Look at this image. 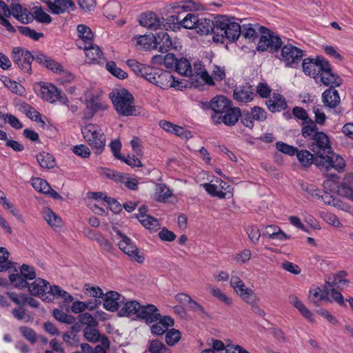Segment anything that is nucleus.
Returning a JSON list of instances; mask_svg holds the SVG:
<instances>
[{"label": "nucleus", "mask_w": 353, "mask_h": 353, "mask_svg": "<svg viewBox=\"0 0 353 353\" xmlns=\"http://www.w3.org/2000/svg\"><path fill=\"white\" fill-rule=\"evenodd\" d=\"M241 35V26L224 15L219 16L215 20V32L213 39L216 41H223L227 39L230 41H235Z\"/></svg>", "instance_id": "obj_1"}, {"label": "nucleus", "mask_w": 353, "mask_h": 353, "mask_svg": "<svg viewBox=\"0 0 353 353\" xmlns=\"http://www.w3.org/2000/svg\"><path fill=\"white\" fill-rule=\"evenodd\" d=\"M109 97L114 108L119 115L129 117L139 114L134 105V98L127 90L112 91L110 93Z\"/></svg>", "instance_id": "obj_2"}, {"label": "nucleus", "mask_w": 353, "mask_h": 353, "mask_svg": "<svg viewBox=\"0 0 353 353\" xmlns=\"http://www.w3.org/2000/svg\"><path fill=\"white\" fill-rule=\"evenodd\" d=\"M83 137L97 154H101L105 145V137L101 128L89 123L81 128Z\"/></svg>", "instance_id": "obj_3"}, {"label": "nucleus", "mask_w": 353, "mask_h": 353, "mask_svg": "<svg viewBox=\"0 0 353 353\" xmlns=\"http://www.w3.org/2000/svg\"><path fill=\"white\" fill-rule=\"evenodd\" d=\"M260 33L257 50L264 52L269 50L272 52H278L281 48L283 42L281 39L272 31L265 27L259 28Z\"/></svg>", "instance_id": "obj_4"}, {"label": "nucleus", "mask_w": 353, "mask_h": 353, "mask_svg": "<svg viewBox=\"0 0 353 353\" xmlns=\"http://www.w3.org/2000/svg\"><path fill=\"white\" fill-rule=\"evenodd\" d=\"M41 98L50 103L59 101L61 104L68 105L69 100L61 90L50 83H39Z\"/></svg>", "instance_id": "obj_5"}, {"label": "nucleus", "mask_w": 353, "mask_h": 353, "mask_svg": "<svg viewBox=\"0 0 353 353\" xmlns=\"http://www.w3.org/2000/svg\"><path fill=\"white\" fill-rule=\"evenodd\" d=\"M314 164L321 170L329 171L334 168L339 172H343L346 165L343 158L335 153H332L331 156L316 155Z\"/></svg>", "instance_id": "obj_6"}, {"label": "nucleus", "mask_w": 353, "mask_h": 353, "mask_svg": "<svg viewBox=\"0 0 353 353\" xmlns=\"http://www.w3.org/2000/svg\"><path fill=\"white\" fill-rule=\"evenodd\" d=\"M12 59L14 63L24 72L29 74L32 73V62L35 60V55H32L28 50L21 48H14L12 51Z\"/></svg>", "instance_id": "obj_7"}, {"label": "nucleus", "mask_w": 353, "mask_h": 353, "mask_svg": "<svg viewBox=\"0 0 353 353\" xmlns=\"http://www.w3.org/2000/svg\"><path fill=\"white\" fill-rule=\"evenodd\" d=\"M281 48L280 60L283 61L287 67L296 68L303 57V50L292 44H286Z\"/></svg>", "instance_id": "obj_8"}, {"label": "nucleus", "mask_w": 353, "mask_h": 353, "mask_svg": "<svg viewBox=\"0 0 353 353\" xmlns=\"http://www.w3.org/2000/svg\"><path fill=\"white\" fill-rule=\"evenodd\" d=\"M241 117V111L238 107L230 108L225 110L224 113L221 114H212L211 119L215 125L224 124L227 126L234 125Z\"/></svg>", "instance_id": "obj_9"}, {"label": "nucleus", "mask_w": 353, "mask_h": 353, "mask_svg": "<svg viewBox=\"0 0 353 353\" xmlns=\"http://www.w3.org/2000/svg\"><path fill=\"white\" fill-rule=\"evenodd\" d=\"M117 234L121 238V240L118 243L119 249L135 261L140 263H143L144 256L139 252L137 246L132 243L131 239L123 234L119 230L117 231Z\"/></svg>", "instance_id": "obj_10"}, {"label": "nucleus", "mask_w": 353, "mask_h": 353, "mask_svg": "<svg viewBox=\"0 0 353 353\" xmlns=\"http://www.w3.org/2000/svg\"><path fill=\"white\" fill-rule=\"evenodd\" d=\"M230 286L234 292L246 303H251L252 300H256V296L254 291L248 288L244 282L232 272L230 279Z\"/></svg>", "instance_id": "obj_11"}, {"label": "nucleus", "mask_w": 353, "mask_h": 353, "mask_svg": "<svg viewBox=\"0 0 353 353\" xmlns=\"http://www.w3.org/2000/svg\"><path fill=\"white\" fill-rule=\"evenodd\" d=\"M327 62L321 57H317L316 59L306 58L303 61V70L306 75L316 78L320 75Z\"/></svg>", "instance_id": "obj_12"}, {"label": "nucleus", "mask_w": 353, "mask_h": 353, "mask_svg": "<svg viewBox=\"0 0 353 353\" xmlns=\"http://www.w3.org/2000/svg\"><path fill=\"white\" fill-rule=\"evenodd\" d=\"M143 78L163 89L168 86L165 81H174V77L170 72L154 68H152V71L148 72Z\"/></svg>", "instance_id": "obj_13"}, {"label": "nucleus", "mask_w": 353, "mask_h": 353, "mask_svg": "<svg viewBox=\"0 0 353 353\" xmlns=\"http://www.w3.org/2000/svg\"><path fill=\"white\" fill-rule=\"evenodd\" d=\"M255 89L248 83L236 86L233 92V97L239 103H248L255 97Z\"/></svg>", "instance_id": "obj_14"}, {"label": "nucleus", "mask_w": 353, "mask_h": 353, "mask_svg": "<svg viewBox=\"0 0 353 353\" xmlns=\"http://www.w3.org/2000/svg\"><path fill=\"white\" fill-rule=\"evenodd\" d=\"M314 142L310 146V148L317 155L321 154V152L332 153L330 139L326 134L323 132H319L312 139Z\"/></svg>", "instance_id": "obj_15"}, {"label": "nucleus", "mask_w": 353, "mask_h": 353, "mask_svg": "<svg viewBox=\"0 0 353 353\" xmlns=\"http://www.w3.org/2000/svg\"><path fill=\"white\" fill-rule=\"evenodd\" d=\"M45 3L52 14H61L74 11L76 8L72 0H48Z\"/></svg>", "instance_id": "obj_16"}, {"label": "nucleus", "mask_w": 353, "mask_h": 353, "mask_svg": "<svg viewBox=\"0 0 353 353\" xmlns=\"http://www.w3.org/2000/svg\"><path fill=\"white\" fill-rule=\"evenodd\" d=\"M172 37L164 30H161L154 34V48H159L161 52H167L172 49H176Z\"/></svg>", "instance_id": "obj_17"}, {"label": "nucleus", "mask_w": 353, "mask_h": 353, "mask_svg": "<svg viewBox=\"0 0 353 353\" xmlns=\"http://www.w3.org/2000/svg\"><path fill=\"white\" fill-rule=\"evenodd\" d=\"M139 23L150 30H157L161 28L163 19L159 17L154 12H147L142 13L139 19Z\"/></svg>", "instance_id": "obj_18"}, {"label": "nucleus", "mask_w": 353, "mask_h": 353, "mask_svg": "<svg viewBox=\"0 0 353 353\" xmlns=\"http://www.w3.org/2000/svg\"><path fill=\"white\" fill-rule=\"evenodd\" d=\"M319 76L321 77V81L325 86L335 88L339 86L342 83V79L340 77L332 72V68L329 62L325 63V68Z\"/></svg>", "instance_id": "obj_19"}, {"label": "nucleus", "mask_w": 353, "mask_h": 353, "mask_svg": "<svg viewBox=\"0 0 353 353\" xmlns=\"http://www.w3.org/2000/svg\"><path fill=\"white\" fill-rule=\"evenodd\" d=\"M232 105V101L227 97L219 95L216 96L208 103L207 108L212 110L213 114H221L227 110Z\"/></svg>", "instance_id": "obj_20"}, {"label": "nucleus", "mask_w": 353, "mask_h": 353, "mask_svg": "<svg viewBox=\"0 0 353 353\" xmlns=\"http://www.w3.org/2000/svg\"><path fill=\"white\" fill-rule=\"evenodd\" d=\"M138 319H143L148 323L157 321L161 318V314L157 307L152 304L141 305Z\"/></svg>", "instance_id": "obj_21"}, {"label": "nucleus", "mask_w": 353, "mask_h": 353, "mask_svg": "<svg viewBox=\"0 0 353 353\" xmlns=\"http://www.w3.org/2000/svg\"><path fill=\"white\" fill-rule=\"evenodd\" d=\"M28 290L32 296H39L44 299L48 295L50 285L49 283L42 279H37L34 282L29 284Z\"/></svg>", "instance_id": "obj_22"}, {"label": "nucleus", "mask_w": 353, "mask_h": 353, "mask_svg": "<svg viewBox=\"0 0 353 353\" xmlns=\"http://www.w3.org/2000/svg\"><path fill=\"white\" fill-rule=\"evenodd\" d=\"M79 48L83 49L87 59L92 63H103L104 58L101 48L90 42L89 45L82 46L79 44Z\"/></svg>", "instance_id": "obj_23"}, {"label": "nucleus", "mask_w": 353, "mask_h": 353, "mask_svg": "<svg viewBox=\"0 0 353 353\" xmlns=\"http://www.w3.org/2000/svg\"><path fill=\"white\" fill-rule=\"evenodd\" d=\"M337 194L353 201V174L345 175L338 187Z\"/></svg>", "instance_id": "obj_24"}, {"label": "nucleus", "mask_w": 353, "mask_h": 353, "mask_svg": "<svg viewBox=\"0 0 353 353\" xmlns=\"http://www.w3.org/2000/svg\"><path fill=\"white\" fill-rule=\"evenodd\" d=\"M124 301V298L121 299V295L114 291H110L105 294L103 307L111 312L117 311L119 308V304Z\"/></svg>", "instance_id": "obj_25"}, {"label": "nucleus", "mask_w": 353, "mask_h": 353, "mask_svg": "<svg viewBox=\"0 0 353 353\" xmlns=\"http://www.w3.org/2000/svg\"><path fill=\"white\" fill-rule=\"evenodd\" d=\"M35 58L36 61L38 63L43 65L46 68H48V70H51L54 73L61 74L63 71V67L60 63L42 53L37 54L35 55Z\"/></svg>", "instance_id": "obj_26"}, {"label": "nucleus", "mask_w": 353, "mask_h": 353, "mask_svg": "<svg viewBox=\"0 0 353 353\" xmlns=\"http://www.w3.org/2000/svg\"><path fill=\"white\" fill-rule=\"evenodd\" d=\"M77 35L79 39L77 41V45L79 48V44L82 46L89 45L93 41V33L91 29L83 24H79L77 27Z\"/></svg>", "instance_id": "obj_27"}, {"label": "nucleus", "mask_w": 353, "mask_h": 353, "mask_svg": "<svg viewBox=\"0 0 353 353\" xmlns=\"http://www.w3.org/2000/svg\"><path fill=\"white\" fill-rule=\"evenodd\" d=\"M266 105L272 112H279L287 107L285 99L279 93H273L272 97L266 101Z\"/></svg>", "instance_id": "obj_28"}, {"label": "nucleus", "mask_w": 353, "mask_h": 353, "mask_svg": "<svg viewBox=\"0 0 353 353\" xmlns=\"http://www.w3.org/2000/svg\"><path fill=\"white\" fill-rule=\"evenodd\" d=\"M54 297L61 298L65 303H69L73 301L72 296L66 291L62 290L59 285L50 286V290L48 291V295L44 298V300L50 301Z\"/></svg>", "instance_id": "obj_29"}, {"label": "nucleus", "mask_w": 353, "mask_h": 353, "mask_svg": "<svg viewBox=\"0 0 353 353\" xmlns=\"http://www.w3.org/2000/svg\"><path fill=\"white\" fill-rule=\"evenodd\" d=\"M12 15L23 23H29L32 21V17L28 9L23 8L19 3H12L10 6Z\"/></svg>", "instance_id": "obj_30"}, {"label": "nucleus", "mask_w": 353, "mask_h": 353, "mask_svg": "<svg viewBox=\"0 0 353 353\" xmlns=\"http://www.w3.org/2000/svg\"><path fill=\"white\" fill-rule=\"evenodd\" d=\"M322 101L325 105L334 108L340 103L339 92L334 88L327 89L322 94Z\"/></svg>", "instance_id": "obj_31"}, {"label": "nucleus", "mask_w": 353, "mask_h": 353, "mask_svg": "<svg viewBox=\"0 0 353 353\" xmlns=\"http://www.w3.org/2000/svg\"><path fill=\"white\" fill-rule=\"evenodd\" d=\"M159 321L151 326V332L156 335L164 334L169 328L174 325V320L170 316H163L159 319Z\"/></svg>", "instance_id": "obj_32"}, {"label": "nucleus", "mask_w": 353, "mask_h": 353, "mask_svg": "<svg viewBox=\"0 0 353 353\" xmlns=\"http://www.w3.org/2000/svg\"><path fill=\"white\" fill-rule=\"evenodd\" d=\"M195 30L201 34H208L211 32L214 36L215 21L206 18H199Z\"/></svg>", "instance_id": "obj_33"}, {"label": "nucleus", "mask_w": 353, "mask_h": 353, "mask_svg": "<svg viewBox=\"0 0 353 353\" xmlns=\"http://www.w3.org/2000/svg\"><path fill=\"white\" fill-rule=\"evenodd\" d=\"M141 305L136 301H128L124 303L119 311L120 316L138 317Z\"/></svg>", "instance_id": "obj_34"}, {"label": "nucleus", "mask_w": 353, "mask_h": 353, "mask_svg": "<svg viewBox=\"0 0 353 353\" xmlns=\"http://www.w3.org/2000/svg\"><path fill=\"white\" fill-rule=\"evenodd\" d=\"M173 195V192L164 183H157L155 188L154 200L164 203Z\"/></svg>", "instance_id": "obj_35"}, {"label": "nucleus", "mask_w": 353, "mask_h": 353, "mask_svg": "<svg viewBox=\"0 0 353 353\" xmlns=\"http://www.w3.org/2000/svg\"><path fill=\"white\" fill-rule=\"evenodd\" d=\"M176 23L185 29H195L196 23L199 22V17L193 13L187 14L183 18L176 15Z\"/></svg>", "instance_id": "obj_36"}, {"label": "nucleus", "mask_w": 353, "mask_h": 353, "mask_svg": "<svg viewBox=\"0 0 353 353\" xmlns=\"http://www.w3.org/2000/svg\"><path fill=\"white\" fill-rule=\"evenodd\" d=\"M261 26L259 25L243 24L241 26V35L248 39L250 41H255L259 35V28Z\"/></svg>", "instance_id": "obj_37"}, {"label": "nucleus", "mask_w": 353, "mask_h": 353, "mask_svg": "<svg viewBox=\"0 0 353 353\" xmlns=\"http://www.w3.org/2000/svg\"><path fill=\"white\" fill-rule=\"evenodd\" d=\"M138 220L143 227L151 232H156L159 229V220L148 214H140L138 216Z\"/></svg>", "instance_id": "obj_38"}, {"label": "nucleus", "mask_w": 353, "mask_h": 353, "mask_svg": "<svg viewBox=\"0 0 353 353\" xmlns=\"http://www.w3.org/2000/svg\"><path fill=\"white\" fill-rule=\"evenodd\" d=\"M196 74L202 79L204 82L208 85H214V81H212V77L208 74V71L203 68V65L201 61H198L194 63V68H192V76Z\"/></svg>", "instance_id": "obj_39"}, {"label": "nucleus", "mask_w": 353, "mask_h": 353, "mask_svg": "<svg viewBox=\"0 0 353 353\" xmlns=\"http://www.w3.org/2000/svg\"><path fill=\"white\" fill-rule=\"evenodd\" d=\"M43 218L52 228H61L63 225L62 219L51 209L46 208L43 212Z\"/></svg>", "instance_id": "obj_40"}, {"label": "nucleus", "mask_w": 353, "mask_h": 353, "mask_svg": "<svg viewBox=\"0 0 353 353\" xmlns=\"http://www.w3.org/2000/svg\"><path fill=\"white\" fill-rule=\"evenodd\" d=\"M37 160L40 166L46 169L53 168L55 165V159L50 154L42 152L37 156Z\"/></svg>", "instance_id": "obj_41"}, {"label": "nucleus", "mask_w": 353, "mask_h": 353, "mask_svg": "<svg viewBox=\"0 0 353 353\" xmlns=\"http://www.w3.org/2000/svg\"><path fill=\"white\" fill-rule=\"evenodd\" d=\"M30 16L32 19L34 18L39 23L48 24L52 21L51 17L41 6H34L32 8V13L30 14Z\"/></svg>", "instance_id": "obj_42"}, {"label": "nucleus", "mask_w": 353, "mask_h": 353, "mask_svg": "<svg viewBox=\"0 0 353 353\" xmlns=\"http://www.w3.org/2000/svg\"><path fill=\"white\" fill-rule=\"evenodd\" d=\"M176 71L183 76H192V68L190 61L185 58L178 59L176 64Z\"/></svg>", "instance_id": "obj_43"}, {"label": "nucleus", "mask_w": 353, "mask_h": 353, "mask_svg": "<svg viewBox=\"0 0 353 353\" xmlns=\"http://www.w3.org/2000/svg\"><path fill=\"white\" fill-rule=\"evenodd\" d=\"M296 157L300 163L304 167H310L312 163H314L316 157L310 153L309 151L303 150L299 151L296 153Z\"/></svg>", "instance_id": "obj_44"}, {"label": "nucleus", "mask_w": 353, "mask_h": 353, "mask_svg": "<svg viewBox=\"0 0 353 353\" xmlns=\"http://www.w3.org/2000/svg\"><path fill=\"white\" fill-rule=\"evenodd\" d=\"M319 132L316 123L311 119L305 122L301 130L303 137L310 139H313Z\"/></svg>", "instance_id": "obj_45"}, {"label": "nucleus", "mask_w": 353, "mask_h": 353, "mask_svg": "<svg viewBox=\"0 0 353 353\" xmlns=\"http://www.w3.org/2000/svg\"><path fill=\"white\" fill-rule=\"evenodd\" d=\"M291 302L293 305L300 312V313L308 321H313V315L312 312L304 305V304L298 299L296 296H290Z\"/></svg>", "instance_id": "obj_46"}, {"label": "nucleus", "mask_w": 353, "mask_h": 353, "mask_svg": "<svg viewBox=\"0 0 353 353\" xmlns=\"http://www.w3.org/2000/svg\"><path fill=\"white\" fill-rule=\"evenodd\" d=\"M202 185L205 191L212 196L218 197L219 199L225 197L226 193L224 192V191H220V187L214 181H212L211 183H204Z\"/></svg>", "instance_id": "obj_47"}, {"label": "nucleus", "mask_w": 353, "mask_h": 353, "mask_svg": "<svg viewBox=\"0 0 353 353\" xmlns=\"http://www.w3.org/2000/svg\"><path fill=\"white\" fill-rule=\"evenodd\" d=\"M326 177L327 179L323 183L324 189L330 192H337L339 187V185H337V183L339 179V176L335 174L327 173L326 174Z\"/></svg>", "instance_id": "obj_48"}, {"label": "nucleus", "mask_w": 353, "mask_h": 353, "mask_svg": "<svg viewBox=\"0 0 353 353\" xmlns=\"http://www.w3.org/2000/svg\"><path fill=\"white\" fill-rule=\"evenodd\" d=\"M171 10L172 13L177 14V15L182 12L191 11L195 9V3L193 1H188V3H183L181 6L176 5V3H170Z\"/></svg>", "instance_id": "obj_49"}, {"label": "nucleus", "mask_w": 353, "mask_h": 353, "mask_svg": "<svg viewBox=\"0 0 353 353\" xmlns=\"http://www.w3.org/2000/svg\"><path fill=\"white\" fill-rule=\"evenodd\" d=\"M309 299L311 301L316 303L319 301L327 300L330 301L327 297V289L321 290L320 288H314L310 290Z\"/></svg>", "instance_id": "obj_50"}, {"label": "nucleus", "mask_w": 353, "mask_h": 353, "mask_svg": "<svg viewBox=\"0 0 353 353\" xmlns=\"http://www.w3.org/2000/svg\"><path fill=\"white\" fill-rule=\"evenodd\" d=\"M31 184L35 190L43 194H47L50 190L49 183L46 180L39 177L33 178Z\"/></svg>", "instance_id": "obj_51"}, {"label": "nucleus", "mask_w": 353, "mask_h": 353, "mask_svg": "<svg viewBox=\"0 0 353 353\" xmlns=\"http://www.w3.org/2000/svg\"><path fill=\"white\" fill-rule=\"evenodd\" d=\"M4 85L13 93H15L19 96L25 94L26 90L24 87L19 83L15 81H12L10 79H6L4 81Z\"/></svg>", "instance_id": "obj_52"}, {"label": "nucleus", "mask_w": 353, "mask_h": 353, "mask_svg": "<svg viewBox=\"0 0 353 353\" xmlns=\"http://www.w3.org/2000/svg\"><path fill=\"white\" fill-rule=\"evenodd\" d=\"M53 316L56 320L63 323L72 324L75 321V318L73 316L67 314L59 309L53 310Z\"/></svg>", "instance_id": "obj_53"}, {"label": "nucleus", "mask_w": 353, "mask_h": 353, "mask_svg": "<svg viewBox=\"0 0 353 353\" xmlns=\"http://www.w3.org/2000/svg\"><path fill=\"white\" fill-rule=\"evenodd\" d=\"M106 69L113 76L119 79H124L128 77V74L124 70L118 68L114 61L107 62Z\"/></svg>", "instance_id": "obj_54"}, {"label": "nucleus", "mask_w": 353, "mask_h": 353, "mask_svg": "<svg viewBox=\"0 0 353 353\" xmlns=\"http://www.w3.org/2000/svg\"><path fill=\"white\" fill-rule=\"evenodd\" d=\"M10 253L4 248H0V272H4L12 268V263L8 260Z\"/></svg>", "instance_id": "obj_55"}, {"label": "nucleus", "mask_w": 353, "mask_h": 353, "mask_svg": "<svg viewBox=\"0 0 353 353\" xmlns=\"http://www.w3.org/2000/svg\"><path fill=\"white\" fill-rule=\"evenodd\" d=\"M137 44L145 49L154 47V34H144L139 36L137 40Z\"/></svg>", "instance_id": "obj_56"}, {"label": "nucleus", "mask_w": 353, "mask_h": 353, "mask_svg": "<svg viewBox=\"0 0 353 353\" xmlns=\"http://www.w3.org/2000/svg\"><path fill=\"white\" fill-rule=\"evenodd\" d=\"M83 336L90 342L96 343L100 340L99 331L93 327L87 326L83 330Z\"/></svg>", "instance_id": "obj_57"}, {"label": "nucleus", "mask_w": 353, "mask_h": 353, "mask_svg": "<svg viewBox=\"0 0 353 353\" xmlns=\"http://www.w3.org/2000/svg\"><path fill=\"white\" fill-rule=\"evenodd\" d=\"M210 294L214 297L217 298L219 301L223 302L225 304L230 305L232 301L226 294L221 292V290L215 286L209 287Z\"/></svg>", "instance_id": "obj_58"}, {"label": "nucleus", "mask_w": 353, "mask_h": 353, "mask_svg": "<svg viewBox=\"0 0 353 353\" xmlns=\"http://www.w3.org/2000/svg\"><path fill=\"white\" fill-rule=\"evenodd\" d=\"M19 331L22 336L32 344H34L37 342L38 337L33 329L26 326H21Z\"/></svg>", "instance_id": "obj_59"}, {"label": "nucleus", "mask_w": 353, "mask_h": 353, "mask_svg": "<svg viewBox=\"0 0 353 353\" xmlns=\"http://www.w3.org/2000/svg\"><path fill=\"white\" fill-rule=\"evenodd\" d=\"M9 279L16 288L23 289L28 286L27 280L21 274H10Z\"/></svg>", "instance_id": "obj_60"}, {"label": "nucleus", "mask_w": 353, "mask_h": 353, "mask_svg": "<svg viewBox=\"0 0 353 353\" xmlns=\"http://www.w3.org/2000/svg\"><path fill=\"white\" fill-rule=\"evenodd\" d=\"M18 29L23 35L31 38L34 41H38L40 38L43 37L42 32H37L34 30L30 29L27 26H19Z\"/></svg>", "instance_id": "obj_61"}, {"label": "nucleus", "mask_w": 353, "mask_h": 353, "mask_svg": "<svg viewBox=\"0 0 353 353\" xmlns=\"http://www.w3.org/2000/svg\"><path fill=\"white\" fill-rule=\"evenodd\" d=\"M181 339V332L174 328L168 330L165 334V341L168 345H175Z\"/></svg>", "instance_id": "obj_62"}, {"label": "nucleus", "mask_w": 353, "mask_h": 353, "mask_svg": "<svg viewBox=\"0 0 353 353\" xmlns=\"http://www.w3.org/2000/svg\"><path fill=\"white\" fill-rule=\"evenodd\" d=\"M276 148L279 151L290 156H294L296 154L298 150L296 148L282 141L277 142L276 143Z\"/></svg>", "instance_id": "obj_63"}, {"label": "nucleus", "mask_w": 353, "mask_h": 353, "mask_svg": "<svg viewBox=\"0 0 353 353\" xmlns=\"http://www.w3.org/2000/svg\"><path fill=\"white\" fill-rule=\"evenodd\" d=\"M149 350L152 353H166L168 350L162 342L154 340L150 343Z\"/></svg>", "instance_id": "obj_64"}]
</instances>
